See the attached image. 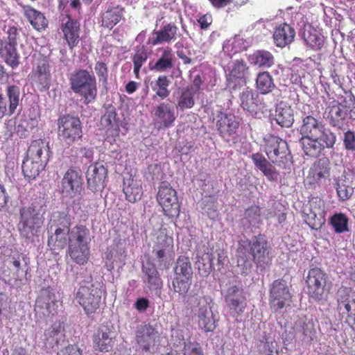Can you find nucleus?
Wrapping results in <instances>:
<instances>
[{"label":"nucleus","instance_id":"f257e3e1","mask_svg":"<svg viewBox=\"0 0 355 355\" xmlns=\"http://www.w3.org/2000/svg\"><path fill=\"white\" fill-rule=\"evenodd\" d=\"M58 224L49 230L48 245L52 250H61L68 246L67 254L71 260L85 265L89 259L90 230L85 225L77 224L70 229L71 218L64 213H58Z\"/></svg>","mask_w":355,"mask_h":355},{"label":"nucleus","instance_id":"f03ea898","mask_svg":"<svg viewBox=\"0 0 355 355\" xmlns=\"http://www.w3.org/2000/svg\"><path fill=\"white\" fill-rule=\"evenodd\" d=\"M237 252L243 259L251 257L257 268L261 270L270 261L269 247L263 234L253 236L250 239H241L239 242Z\"/></svg>","mask_w":355,"mask_h":355},{"label":"nucleus","instance_id":"7ed1b4c3","mask_svg":"<svg viewBox=\"0 0 355 355\" xmlns=\"http://www.w3.org/2000/svg\"><path fill=\"white\" fill-rule=\"evenodd\" d=\"M42 207L37 202H33L29 206L20 209L17 228L20 235L26 239L31 240L38 236L44 223Z\"/></svg>","mask_w":355,"mask_h":355},{"label":"nucleus","instance_id":"20e7f679","mask_svg":"<svg viewBox=\"0 0 355 355\" xmlns=\"http://www.w3.org/2000/svg\"><path fill=\"white\" fill-rule=\"evenodd\" d=\"M71 89L80 95L85 105L95 101L98 89L95 76L86 69L74 70L69 77Z\"/></svg>","mask_w":355,"mask_h":355},{"label":"nucleus","instance_id":"39448f33","mask_svg":"<svg viewBox=\"0 0 355 355\" xmlns=\"http://www.w3.org/2000/svg\"><path fill=\"white\" fill-rule=\"evenodd\" d=\"M262 147L272 163L284 168L290 167L292 164V156L285 140L268 134L263 138Z\"/></svg>","mask_w":355,"mask_h":355},{"label":"nucleus","instance_id":"423d86ee","mask_svg":"<svg viewBox=\"0 0 355 355\" xmlns=\"http://www.w3.org/2000/svg\"><path fill=\"white\" fill-rule=\"evenodd\" d=\"M102 290L92 281L82 282L76 293V299L87 315L96 313L101 303Z\"/></svg>","mask_w":355,"mask_h":355},{"label":"nucleus","instance_id":"0eeeda50","mask_svg":"<svg viewBox=\"0 0 355 355\" xmlns=\"http://www.w3.org/2000/svg\"><path fill=\"white\" fill-rule=\"evenodd\" d=\"M58 135L60 140L71 146L81 139L83 125L80 119L71 114H64L58 119Z\"/></svg>","mask_w":355,"mask_h":355},{"label":"nucleus","instance_id":"6e6552de","mask_svg":"<svg viewBox=\"0 0 355 355\" xmlns=\"http://www.w3.org/2000/svg\"><path fill=\"white\" fill-rule=\"evenodd\" d=\"M327 274L320 268H312L306 277L309 296L316 302L325 301L329 291Z\"/></svg>","mask_w":355,"mask_h":355},{"label":"nucleus","instance_id":"1a4fd4ad","mask_svg":"<svg viewBox=\"0 0 355 355\" xmlns=\"http://www.w3.org/2000/svg\"><path fill=\"white\" fill-rule=\"evenodd\" d=\"M302 137L318 138L329 143L332 136H336L330 129L325 127L323 122L313 116H306L302 119L300 129Z\"/></svg>","mask_w":355,"mask_h":355},{"label":"nucleus","instance_id":"9d476101","mask_svg":"<svg viewBox=\"0 0 355 355\" xmlns=\"http://www.w3.org/2000/svg\"><path fill=\"white\" fill-rule=\"evenodd\" d=\"M30 79L32 84L40 91L44 92L49 89L51 73L49 58L40 55L35 59Z\"/></svg>","mask_w":355,"mask_h":355},{"label":"nucleus","instance_id":"9b49d317","mask_svg":"<svg viewBox=\"0 0 355 355\" xmlns=\"http://www.w3.org/2000/svg\"><path fill=\"white\" fill-rule=\"evenodd\" d=\"M83 190V183L80 172L73 167L69 168L61 180L60 193L62 198L73 200L80 196Z\"/></svg>","mask_w":355,"mask_h":355},{"label":"nucleus","instance_id":"f8f14e48","mask_svg":"<svg viewBox=\"0 0 355 355\" xmlns=\"http://www.w3.org/2000/svg\"><path fill=\"white\" fill-rule=\"evenodd\" d=\"M173 240L163 232H159L155 241L153 252L155 254L159 266L168 268L173 259Z\"/></svg>","mask_w":355,"mask_h":355},{"label":"nucleus","instance_id":"ddd939ff","mask_svg":"<svg viewBox=\"0 0 355 355\" xmlns=\"http://www.w3.org/2000/svg\"><path fill=\"white\" fill-rule=\"evenodd\" d=\"M348 114L352 120H355L354 96H351L349 99L345 100L344 104L333 105L330 108L329 123L332 126L341 129Z\"/></svg>","mask_w":355,"mask_h":355},{"label":"nucleus","instance_id":"4468645a","mask_svg":"<svg viewBox=\"0 0 355 355\" xmlns=\"http://www.w3.org/2000/svg\"><path fill=\"white\" fill-rule=\"evenodd\" d=\"M291 294L287 282L284 279L275 280L270 289V304L277 312L282 309L291 301Z\"/></svg>","mask_w":355,"mask_h":355},{"label":"nucleus","instance_id":"2eb2a0df","mask_svg":"<svg viewBox=\"0 0 355 355\" xmlns=\"http://www.w3.org/2000/svg\"><path fill=\"white\" fill-rule=\"evenodd\" d=\"M197 311L199 327L206 332L213 331L218 321V313L214 311L213 303L209 298H202L199 301Z\"/></svg>","mask_w":355,"mask_h":355},{"label":"nucleus","instance_id":"dca6fc26","mask_svg":"<svg viewBox=\"0 0 355 355\" xmlns=\"http://www.w3.org/2000/svg\"><path fill=\"white\" fill-rule=\"evenodd\" d=\"M60 29L64 40L71 50L78 45L80 41L81 29L78 19L72 18L69 15L62 16L60 19Z\"/></svg>","mask_w":355,"mask_h":355},{"label":"nucleus","instance_id":"f3484780","mask_svg":"<svg viewBox=\"0 0 355 355\" xmlns=\"http://www.w3.org/2000/svg\"><path fill=\"white\" fill-rule=\"evenodd\" d=\"M108 171L101 162L90 164L85 173L87 189L93 193L102 191L106 186Z\"/></svg>","mask_w":355,"mask_h":355},{"label":"nucleus","instance_id":"a211bd4d","mask_svg":"<svg viewBox=\"0 0 355 355\" xmlns=\"http://www.w3.org/2000/svg\"><path fill=\"white\" fill-rule=\"evenodd\" d=\"M157 198L166 215L174 216L178 214L177 192L168 184L162 183L159 187Z\"/></svg>","mask_w":355,"mask_h":355},{"label":"nucleus","instance_id":"6ab92c4d","mask_svg":"<svg viewBox=\"0 0 355 355\" xmlns=\"http://www.w3.org/2000/svg\"><path fill=\"white\" fill-rule=\"evenodd\" d=\"M333 181L339 200L344 202L349 200L354 193V175L343 170L338 175H334Z\"/></svg>","mask_w":355,"mask_h":355},{"label":"nucleus","instance_id":"aec40b11","mask_svg":"<svg viewBox=\"0 0 355 355\" xmlns=\"http://www.w3.org/2000/svg\"><path fill=\"white\" fill-rule=\"evenodd\" d=\"M58 301L49 288L42 289L37 297L35 311L44 317L53 316L58 313Z\"/></svg>","mask_w":355,"mask_h":355},{"label":"nucleus","instance_id":"412c9836","mask_svg":"<svg viewBox=\"0 0 355 355\" xmlns=\"http://www.w3.org/2000/svg\"><path fill=\"white\" fill-rule=\"evenodd\" d=\"M92 343L95 351L110 352L115 344L114 334L109 327L101 325L92 336Z\"/></svg>","mask_w":355,"mask_h":355},{"label":"nucleus","instance_id":"4be33fe9","mask_svg":"<svg viewBox=\"0 0 355 355\" xmlns=\"http://www.w3.org/2000/svg\"><path fill=\"white\" fill-rule=\"evenodd\" d=\"M336 141V136H332L328 144L327 142L320 140L318 138L301 137L300 143L304 154L312 157H318L324 149L333 148Z\"/></svg>","mask_w":355,"mask_h":355},{"label":"nucleus","instance_id":"5701e85b","mask_svg":"<svg viewBox=\"0 0 355 355\" xmlns=\"http://www.w3.org/2000/svg\"><path fill=\"white\" fill-rule=\"evenodd\" d=\"M213 122L223 138L234 135L239 128V122L235 116L221 111H216L213 114Z\"/></svg>","mask_w":355,"mask_h":355},{"label":"nucleus","instance_id":"b1692460","mask_svg":"<svg viewBox=\"0 0 355 355\" xmlns=\"http://www.w3.org/2000/svg\"><path fill=\"white\" fill-rule=\"evenodd\" d=\"M125 8L115 2L107 4L105 10L101 13V24L103 26L112 29L122 19Z\"/></svg>","mask_w":355,"mask_h":355},{"label":"nucleus","instance_id":"393cba45","mask_svg":"<svg viewBox=\"0 0 355 355\" xmlns=\"http://www.w3.org/2000/svg\"><path fill=\"white\" fill-rule=\"evenodd\" d=\"M23 14L33 28L37 31H44L49 25L48 19L44 13L35 9L29 5L19 3Z\"/></svg>","mask_w":355,"mask_h":355},{"label":"nucleus","instance_id":"a878e982","mask_svg":"<svg viewBox=\"0 0 355 355\" xmlns=\"http://www.w3.org/2000/svg\"><path fill=\"white\" fill-rule=\"evenodd\" d=\"M304 44L314 51L320 50L324 43V36L310 24H304L300 33Z\"/></svg>","mask_w":355,"mask_h":355},{"label":"nucleus","instance_id":"bb28decb","mask_svg":"<svg viewBox=\"0 0 355 355\" xmlns=\"http://www.w3.org/2000/svg\"><path fill=\"white\" fill-rule=\"evenodd\" d=\"M49 142L42 139H35L28 146L25 157L46 164L49 161Z\"/></svg>","mask_w":355,"mask_h":355},{"label":"nucleus","instance_id":"cd10ccee","mask_svg":"<svg viewBox=\"0 0 355 355\" xmlns=\"http://www.w3.org/2000/svg\"><path fill=\"white\" fill-rule=\"evenodd\" d=\"M123 191L128 202L135 203L139 200L144 193L141 180L130 175L128 178L123 180Z\"/></svg>","mask_w":355,"mask_h":355},{"label":"nucleus","instance_id":"c85d7f7f","mask_svg":"<svg viewBox=\"0 0 355 355\" xmlns=\"http://www.w3.org/2000/svg\"><path fill=\"white\" fill-rule=\"evenodd\" d=\"M225 300L230 308L237 313H242L245 307V297L241 288L237 286H230L225 296Z\"/></svg>","mask_w":355,"mask_h":355},{"label":"nucleus","instance_id":"c756f323","mask_svg":"<svg viewBox=\"0 0 355 355\" xmlns=\"http://www.w3.org/2000/svg\"><path fill=\"white\" fill-rule=\"evenodd\" d=\"M295 36L294 28L288 24L279 25L274 31L273 39L277 46L283 48L292 43Z\"/></svg>","mask_w":355,"mask_h":355},{"label":"nucleus","instance_id":"7c9ffc66","mask_svg":"<svg viewBox=\"0 0 355 355\" xmlns=\"http://www.w3.org/2000/svg\"><path fill=\"white\" fill-rule=\"evenodd\" d=\"M354 295L351 288L341 286L336 293L338 309L342 313L349 315L352 305L355 304Z\"/></svg>","mask_w":355,"mask_h":355},{"label":"nucleus","instance_id":"2f4dec72","mask_svg":"<svg viewBox=\"0 0 355 355\" xmlns=\"http://www.w3.org/2000/svg\"><path fill=\"white\" fill-rule=\"evenodd\" d=\"M0 57L7 65L12 69L17 68L20 64L17 46L6 43L1 38Z\"/></svg>","mask_w":355,"mask_h":355},{"label":"nucleus","instance_id":"473e14b6","mask_svg":"<svg viewBox=\"0 0 355 355\" xmlns=\"http://www.w3.org/2000/svg\"><path fill=\"white\" fill-rule=\"evenodd\" d=\"M314 335V327L313 324L311 321H307L303 322L302 324L296 327L295 331V336L293 332H289L286 334V338L284 340V345H287L294 338L298 339L302 342L309 343L313 339Z\"/></svg>","mask_w":355,"mask_h":355},{"label":"nucleus","instance_id":"72a5a7b5","mask_svg":"<svg viewBox=\"0 0 355 355\" xmlns=\"http://www.w3.org/2000/svg\"><path fill=\"white\" fill-rule=\"evenodd\" d=\"M179 266L181 275L184 277L179 281V295H184L189 291L191 283V279L193 272L189 259L187 257H179Z\"/></svg>","mask_w":355,"mask_h":355},{"label":"nucleus","instance_id":"f704fd0d","mask_svg":"<svg viewBox=\"0 0 355 355\" xmlns=\"http://www.w3.org/2000/svg\"><path fill=\"white\" fill-rule=\"evenodd\" d=\"M157 332L149 326H141L137 331L136 339L139 345L145 352L150 350L155 343Z\"/></svg>","mask_w":355,"mask_h":355},{"label":"nucleus","instance_id":"c9c22d12","mask_svg":"<svg viewBox=\"0 0 355 355\" xmlns=\"http://www.w3.org/2000/svg\"><path fill=\"white\" fill-rule=\"evenodd\" d=\"M275 121L282 126L289 128L294 122V110L285 103H280L276 107Z\"/></svg>","mask_w":355,"mask_h":355},{"label":"nucleus","instance_id":"e433bc0d","mask_svg":"<svg viewBox=\"0 0 355 355\" xmlns=\"http://www.w3.org/2000/svg\"><path fill=\"white\" fill-rule=\"evenodd\" d=\"M142 272L144 274V282L150 289L156 290L161 288L162 282L155 264L147 263L143 266Z\"/></svg>","mask_w":355,"mask_h":355},{"label":"nucleus","instance_id":"4c0bfd02","mask_svg":"<svg viewBox=\"0 0 355 355\" xmlns=\"http://www.w3.org/2000/svg\"><path fill=\"white\" fill-rule=\"evenodd\" d=\"M46 165L43 162L25 157L21 165L23 174L26 178L34 180L44 169Z\"/></svg>","mask_w":355,"mask_h":355},{"label":"nucleus","instance_id":"58836bf2","mask_svg":"<svg viewBox=\"0 0 355 355\" xmlns=\"http://www.w3.org/2000/svg\"><path fill=\"white\" fill-rule=\"evenodd\" d=\"M313 204H310L309 212L306 214V223L313 230H319L325 223L323 210L320 207H313Z\"/></svg>","mask_w":355,"mask_h":355},{"label":"nucleus","instance_id":"ea45409f","mask_svg":"<svg viewBox=\"0 0 355 355\" xmlns=\"http://www.w3.org/2000/svg\"><path fill=\"white\" fill-rule=\"evenodd\" d=\"M254 165L270 180L277 179L278 173L272 164L261 153H257L252 155Z\"/></svg>","mask_w":355,"mask_h":355},{"label":"nucleus","instance_id":"a19ab883","mask_svg":"<svg viewBox=\"0 0 355 355\" xmlns=\"http://www.w3.org/2000/svg\"><path fill=\"white\" fill-rule=\"evenodd\" d=\"M155 116L159 120L160 127L167 128L175 121L173 111L170 105L166 103L159 104L155 110Z\"/></svg>","mask_w":355,"mask_h":355},{"label":"nucleus","instance_id":"79ce46f5","mask_svg":"<svg viewBox=\"0 0 355 355\" xmlns=\"http://www.w3.org/2000/svg\"><path fill=\"white\" fill-rule=\"evenodd\" d=\"M176 26L166 25L158 31H154L153 36L148 39V44L155 46L159 43L168 42L175 37Z\"/></svg>","mask_w":355,"mask_h":355},{"label":"nucleus","instance_id":"37998d69","mask_svg":"<svg viewBox=\"0 0 355 355\" xmlns=\"http://www.w3.org/2000/svg\"><path fill=\"white\" fill-rule=\"evenodd\" d=\"M273 78L268 71L260 72L256 78V88L261 94H268L275 88Z\"/></svg>","mask_w":355,"mask_h":355},{"label":"nucleus","instance_id":"c03bdc74","mask_svg":"<svg viewBox=\"0 0 355 355\" xmlns=\"http://www.w3.org/2000/svg\"><path fill=\"white\" fill-rule=\"evenodd\" d=\"M63 327L62 322L60 321L55 322L49 328L44 331V343L49 345V347H53L54 345H58L59 340L62 335Z\"/></svg>","mask_w":355,"mask_h":355},{"label":"nucleus","instance_id":"a18cd8bd","mask_svg":"<svg viewBox=\"0 0 355 355\" xmlns=\"http://www.w3.org/2000/svg\"><path fill=\"white\" fill-rule=\"evenodd\" d=\"M249 61L259 67L269 68L274 64V57L267 51H257L249 56Z\"/></svg>","mask_w":355,"mask_h":355},{"label":"nucleus","instance_id":"49530a36","mask_svg":"<svg viewBox=\"0 0 355 355\" xmlns=\"http://www.w3.org/2000/svg\"><path fill=\"white\" fill-rule=\"evenodd\" d=\"M258 98V94H254L252 89H246L241 94V105L250 113L256 112L259 105Z\"/></svg>","mask_w":355,"mask_h":355},{"label":"nucleus","instance_id":"de8ad7c7","mask_svg":"<svg viewBox=\"0 0 355 355\" xmlns=\"http://www.w3.org/2000/svg\"><path fill=\"white\" fill-rule=\"evenodd\" d=\"M37 125V121L23 115L17 119L15 127L16 132L20 138H26L30 130H33Z\"/></svg>","mask_w":355,"mask_h":355},{"label":"nucleus","instance_id":"09e8293b","mask_svg":"<svg viewBox=\"0 0 355 355\" xmlns=\"http://www.w3.org/2000/svg\"><path fill=\"white\" fill-rule=\"evenodd\" d=\"M330 163L327 158L320 159L311 168L310 173L313 175L315 181H318L329 175Z\"/></svg>","mask_w":355,"mask_h":355},{"label":"nucleus","instance_id":"8fccbe9b","mask_svg":"<svg viewBox=\"0 0 355 355\" xmlns=\"http://www.w3.org/2000/svg\"><path fill=\"white\" fill-rule=\"evenodd\" d=\"M329 223L337 234L349 232V219L343 213H336L329 219Z\"/></svg>","mask_w":355,"mask_h":355},{"label":"nucleus","instance_id":"3c124183","mask_svg":"<svg viewBox=\"0 0 355 355\" xmlns=\"http://www.w3.org/2000/svg\"><path fill=\"white\" fill-rule=\"evenodd\" d=\"M214 259H215V253L209 252L205 253L198 259L197 266L200 275L206 277L212 271Z\"/></svg>","mask_w":355,"mask_h":355},{"label":"nucleus","instance_id":"603ef678","mask_svg":"<svg viewBox=\"0 0 355 355\" xmlns=\"http://www.w3.org/2000/svg\"><path fill=\"white\" fill-rule=\"evenodd\" d=\"M6 92L9 102L8 115L11 116L15 112L19 105L20 89L17 85H8L6 87Z\"/></svg>","mask_w":355,"mask_h":355},{"label":"nucleus","instance_id":"864d4df0","mask_svg":"<svg viewBox=\"0 0 355 355\" xmlns=\"http://www.w3.org/2000/svg\"><path fill=\"white\" fill-rule=\"evenodd\" d=\"M116 115L115 107L110 106L101 117L102 124L105 126H110L116 130H119V120L116 119Z\"/></svg>","mask_w":355,"mask_h":355},{"label":"nucleus","instance_id":"5fc2aeb1","mask_svg":"<svg viewBox=\"0 0 355 355\" xmlns=\"http://www.w3.org/2000/svg\"><path fill=\"white\" fill-rule=\"evenodd\" d=\"M169 85V80L165 76H159L156 81V87H153V90L156 91V95L159 96L162 99H164L168 96L170 92L168 89Z\"/></svg>","mask_w":355,"mask_h":355},{"label":"nucleus","instance_id":"6e6d98bb","mask_svg":"<svg viewBox=\"0 0 355 355\" xmlns=\"http://www.w3.org/2000/svg\"><path fill=\"white\" fill-rule=\"evenodd\" d=\"M21 255L20 254H9L5 255L1 252L0 253V268H3L5 265L8 263V264H12L16 270V273L17 274L21 268V261L19 260V257Z\"/></svg>","mask_w":355,"mask_h":355},{"label":"nucleus","instance_id":"4d7b16f0","mask_svg":"<svg viewBox=\"0 0 355 355\" xmlns=\"http://www.w3.org/2000/svg\"><path fill=\"white\" fill-rule=\"evenodd\" d=\"M172 67V55L170 52L165 51L162 57L155 62L153 69L157 71H164Z\"/></svg>","mask_w":355,"mask_h":355},{"label":"nucleus","instance_id":"13d9d810","mask_svg":"<svg viewBox=\"0 0 355 355\" xmlns=\"http://www.w3.org/2000/svg\"><path fill=\"white\" fill-rule=\"evenodd\" d=\"M248 67L243 60H237L234 62L230 71V77L233 78H243L248 73Z\"/></svg>","mask_w":355,"mask_h":355},{"label":"nucleus","instance_id":"bf43d9fd","mask_svg":"<svg viewBox=\"0 0 355 355\" xmlns=\"http://www.w3.org/2000/svg\"><path fill=\"white\" fill-rule=\"evenodd\" d=\"M94 70L99 82H101L103 85H106L108 80V68L107 64L103 62L98 61L95 64Z\"/></svg>","mask_w":355,"mask_h":355},{"label":"nucleus","instance_id":"052dcab7","mask_svg":"<svg viewBox=\"0 0 355 355\" xmlns=\"http://www.w3.org/2000/svg\"><path fill=\"white\" fill-rule=\"evenodd\" d=\"M245 218L248 222L255 225L261 222L260 209L257 206H252L245 211Z\"/></svg>","mask_w":355,"mask_h":355},{"label":"nucleus","instance_id":"680f3d73","mask_svg":"<svg viewBox=\"0 0 355 355\" xmlns=\"http://www.w3.org/2000/svg\"><path fill=\"white\" fill-rule=\"evenodd\" d=\"M148 58V54L146 49L144 46L137 47L134 55L132 56L133 64L141 67L146 62Z\"/></svg>","mask_w":355,"mask_h":355},{"label":"nucleus","instance_id":"e2e57ef3","mask_svg":"<svg viewBox=\"0 0 355 355\" xmlns=\"http://www.w3.org/2000/svg\"><path fill=\"white\" fill-rule=\"evenodd\" d=\"M21 28H17L16 26H10L8 27V31L6 32L7 37L4 42L17 46V41L19 38V31Z\"/></svg>","mask_w":355,"mask_h":355},{"label":"nucleus","instance_id":"0e129e2a","mask_svg":"<svg viewBox=\"0 0 355 355\" xmlns=\"http://www.w3.org/2000/svg\"><path fill=\"white\" fill-rule=\"evenodd\" d=\"M194 104L193 93L190 89L182 92L181 96L179 98V107L182 108H190Z\"/></svg>","mask_w":355,"mask_h":355},{"label":"nucleus","instance_id":"69168bd1","mask_svg":"<svg viewBox=\"0 0 355 355\" xmlns=\"http://www.w3.org/2000/svg\"><path fill=\"white\" fill-rule=\"evenodd\" d=\"M343 145L347 150L355 152V132L352 130H347L344 133Z\"/></svg>","mask_w":355,"mask_h":355},{"label":"nucleus","instance_id":"338daca9","mask_svg":"<svg viewBox=\"0 0 355 355\" xmlns=\"http://www.w3.org/2000/svg\"><path fill=\"white\" fill-rule=\"evenodd\" d=\"M57 355H83V350L76 345H69L60 349Z\"/></svg>","mask_w":355,"mask_h":355},{"label":"nucleus","instance_id":"774afa93","mask_svg":"<svg viewBox=\"0 0 355 355\" xmlns=\"http://www.w3.org/2000/svg\"><path fill=\"white\" fill-rule=\"evenodd\" d=\"M183 355H203L197 345L193 343L186 344L184 343Z\"/></svg>","mask_w":355,"mask_h":355}]
</instances>
